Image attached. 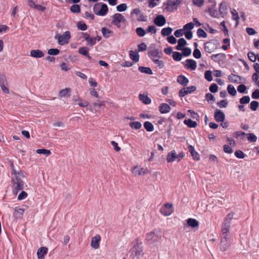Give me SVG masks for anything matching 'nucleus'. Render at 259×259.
<instances>
[{
	"label": "nucleus",
	"mask_w": 259,
	"mask_h": 259,
	"mask_svg": "<svg viewBox=\"0 0 259 259\" xmlns=\"http://www.w3.org/2000/svg\"><path fill=\"white\" fill-rule=\"evenodd\" d=\"M184 35L187 39H191L193 36V33L191 31H184L182 29H179V36Z\"/></svg>",
	"instance_id": "7c9ffc66"
},
{
	"label": "nucleus",
	"mask_w": 259,
	"mask_h": 259,
	"mask_svg": "<svg viewBox=\"0 0 259 259\" xmlns=\"http://www.w3.org/2000/svg\"><path fill=\"white\" fill-rule=\"evenodd\" d=\"M179 51H182L181 53H179V61L182 59V56L188 57L191 54V49L189 48L183 47Z\"/></svg>",
	"instance_id": "a211bd4d"
},
{
	"label": "nucleus",
	"mask_w": 259,
	"mask_h": 259,
	"mask_svg": "<svg viewBox=\"0 0 259 259\" xmlns=\"http://www.w3.org/2000/svg\"><path fill=\"white\" fill-rule=\"evenodd\" d=\"M77 26L78 29L82 31H85L88 28L86 24L81 21H79L77 23Z\"/></svg>",
	"instance_id": "09e8293b"
},
{
	"label": "nucleus",
	"mask_w": 259,
	"mask_h": 259,
	"mask_svg": "<svg viewBox=\"0 0 259 259\" xmlns=\"http://www.w3.org/2000/svg\"><path fill=\"white\" fill-rule=\"evenodd\" d=\"M215 49V45L211 41H208L204 45L205 51L208 53H211L213 52Z\"/></svg>",
	"instance_id": "aec40b11"
},
{
	"label": "nucleus",
	"mask_w": 259,
	"mask_h": 259,
	"mask_svg": "<svg viewBox=\"0 0 259 259\" xmlns=\"http://www.w3.org/2000/svg\"><path fill=\"white\" fill-rule=\"evenodd\" d=\"M218 90V86L215 83H212L209 87V91L213 93H216Z\"/></svg>",
	"instance_id": "69168bd1"
},
{
	"label": "nucleus",
	"mask_w": 259,
	"mask_h": 259,
	"mask_svg": "<svg viewBox=\"0 0 259 259\" xmlns=\"http://www.w3.org/2000/svg\"><path fill=\"white\" fill-rule=\"evenodd\" d=\"M59 53V50L57 49H50L48 51V53L50 55H57Z\"/></svg>",
	"instance_id": "774afa93"
},
{
	"label": "nucleus",
	"mask_w": 259,
	"mask_h": 259,
	"mask_svg": "<svg viewBox=\"0 0 259 259\" xmlns=\"http://www.w3.org/2000/svg\"><path fill=\"white\" fill-rule=\"evenodd\" d=\"M130 56L131 59L135 62H137L139 60V55L138 53L133 51H130Z\"/></svg>",
	"instance_id": "58836bf2"
},
{
	"label": "nucleus",
	"mask_w": 259,
	"mask_h": 259,
	"mask_svg": "<svg viewBox=\"0 0 259 259\" xmlns=\"http://www.w3.org/2000/svg\"><path fill=\"white\" fill-rule=\"evenodd\" d=\"M24 209L16 207L15 209L14 215L17 218H21L24 214Z\"/></svg>",
	"instance_id": "473e14b6"
},
{
	"label": "nucleus",
	"mask_w": 259,
	"mask_h": 259,
	"mask_svg": "<svg viewBox=\"0 0 259 259\" xmlns=\"http://www.w3.org/2000/svg\"><path fill=\"white\" fill-rule=\"evenodd\" d=\"M227 91L228 93L232 96H235L236 95V91L234 86L232 84H229L228 85Z\"/></svg>",
	"instance_id": "79ce46f5"
},
{
	"label": "nucleus",
	"mask_w": 259,
	"mask_h": 259,
	"mask_svg": "<svg viewBox=\"0 0 259 259\" xmlns=\"http://www.w3.org/2000/svg\"><path fill=\"white\" fill-rule=\"evenodd\" d=\"M30 56L35 58H40L44 56V52L40 50H32L30 52Z\"/></svg>",
	"instance_id": "412c9836"
},
{
	"label": "nucleus",
	"mask_w": 259,
	"mask_h": 259,
	"mask_svg": "<svg viewBox=\"0 0 259 259\" xmlns=\"http://www.w3.org/2000/svg\"><path fill=\"white\" fill-rule=\"evenodd\" d=\"M174 210L172 203H166L161 206L159 211L162 215L164 216H169L172 213Z\"/></svg>",
	"instance_id": "6e6552de"
},
{
	"label": "nucleus",
	"mask_w": 259,
	"mask_h": 259,
	"mask_svg": "<svg viewBox=\"0 0 259 259\" xmlns=\"http://www.w3.org/2000/svg\"><path fill=\"white\" fill-rule=\"evenodd\" d=\"M82 38L86 41L87 45L89 46H93L95 45L97 42L100 41L101 37L99 36L91 37L89 34L87 32H81Z\"/></svg>",
	"instance_id": "39448f33"
},
{
	"label": "nucleus",
	"mask_w": 259,
	"mask_h": 259,
	"mask_svg": "<svg viewBox=\"0 0 259 259\" xmlns=\"http://www.w3.org/2000/svg\"><path fill=\"white\" fill-rule=\"evenodd\" d=\"M101 32L104 37L108 38L111 36L113 33V31L106 27H103L101 29Z\"/></svg>",
	"instance_id": "c85d7f7f"
},
{
	"label": "nucleus",
	"mask_w": 259,
	"mask_h": 259,
	"mask_svg": "<svg viewBox=\"0 0 259 259\" xmlns=\"http://www.w3.org/2000/svg\"><path fill=\"white\" fill-rule=\"evenodd\" d=\"M228 79L230 82L234 83H240L244 79L240 76L232 73L228 76Z\"/></svg>",
	"instance_id": "f8f14e48"
},
{
	"label": "nucleus",
	"mask_w": 259,
	"mask_h": 259,
	"mask_svg": "<svg viewBox=\"0 0 259 259\" xmlns=\"http://www.w3.org/2000/svg\"><path fill=\"white\" fill-rule=\"evenodd\" d=\"M214 119L218 122H223L225 118V114L223 112L219 109H217L214 112Z\"/></svg>",
	"instance_id": "f3484780"
},
{
	"label": "nucleus",
	"mask_w": 259,
	"mask_h": 259,
	"mask_svg": "<svg viewBox=\"0 0 259 259\" xmlns=\"http://www.w3.org/2000/svg\"><path fill=\"white\" fill-rule=\"evenodd\" d=\"M101 240V237L97 234L92 238L91 246L94 249H97L99 247V243Z\"/></svg>",
	"instance_id": "dca6fc26"
},
{
	"label": "nucleus",
	"mask_w": 259,
	"mask_h": 259,
	"mask_svg": "<svg viewBox=\"0 0 259 259\" xmlns=\"http://www.w3.org/2000/svg\"><path fill=\"white\" fill-rule=\"evenodd\" d=\"M197 34L199 37L206 38L207 36L205 31L201 28H199L197 30Z\"/></svg>",
	"instance_id": "8fccbe9b"
},
{
	"label": "nucleus",
	"mask_w": 259,
	"mask_h": 259,
	"mask_svg": "<svg viewBox=\"0 0 259 259\" xmlns=\"http://www.w3.org/2000/svg\"><path fill=\"white\" fill-rule=\"evenodd\" d=\"M194 28V24L192 22H190L186 24L183 27V31H191Z\"/></svg>",
	"instance_id": "6e6d98bb"
},
{
	"label": "nucleus",
	"mask_w": 259,
	"mask_h": 259,
	"mask_svg": "<svg viewBox=\"0 0 259 259\" xmlns=\"http://www.w3.org/2000/svg\"><path fill=\"white\" fill-rule=\"evenodd\" d=\"M127 8V5L125 4H121L116 7V9L118 12L125 11Z\"/></svg>",
	"instance_id": "bf43d9fd"
},
{
	"label": "nucleus",
	"mask_w": 259,
	"mask_h": 259,
	"mask_svg": "<svg viewBox=\"0 0 259 259\" xmlns=\"http://www.w3.org/2000/svg\"><path fill=\"white\" fill-rule=\"evenodd\" d=\"M250 97L248 96H245L240 99L239 102L241 104H247L250 101Z\"/></svg>",
	"instance_id": "4d7b16f0"
},
{
	"label": "nucleus",
	"mask_w": 259,
	"mask_h": 259,
	"mask_svg": "<svg viewBox=\"0 0 259 259\" xmlns=\"http://www.w3.org/2000/svg\"><path fill=\"white\" fill-rule=\"evenodd\" d=\"M10 167L12 170V192L15 195L22 190L24 187V182L23 179L25 178L24 171L18 170H17L14 166V163L12 161H10Z\"/></svg>",
	"instance_id": "f257e3e1"
},
{
	"label": "nucleus",
	"mask_w": 259,
	"mask_h": 259,
	"mask_svg": "<svg viewBox=\"0 0 259 259\" xmlns=\"http://www.w3.org/2000/svg\"><path fill=\"white\" fill-rule=\"evenodd\" d=\"M144 126L148 132H152L154 130L153 125L149 121H146L144 123Z\"/></svg>",
	"instance_id": "a18cd8bd"
},
{
	"label": "nucleus",
	"mask_w": 259,
	"mask_h": 259,
	"mask_svg": "<svg viewBox=\"0 0 259 259\" xmlns=\"http://www.w3.org/2000/svg\"><path fill=\"white\" fill-rule=\"evenodd\" d=\"M172 31V29L170 27L164 28L161 30V33L163 36H167L169 35Z\"/></svg>",
	"instance_id": "de8ad7c7"
},
{
	"label": "nucleus",
	"mask_w": 259,
	"mask_h": 259,
	"mask_svg": "<svg viewBox=\"0 0 259 259\" xmlns=\"http://www.w3.org/2000/svg\"><path fill=\"white\" fill-rule=\"evenodd\" d=\"M196 89V87L194 85L183 88L179 91V96L184 97L186 95L194 92Z\"/></svg>",
	"instance_id": "ddd939ff"
},
{
	"label": "nucleus",
	"mask_w": 259,
	"mask_h": 259,
	"mask_svg": "<svg viewBox=\"0 0 259 259\" xmlns=\"http://www.w3.org/2000/svg\"><path fill=\"white\" fill-rule=\"evenodd\" d=\"M7 83L4 77L1 78L0 79V86L3 91L7 94L9 93V90L7 87Z\"/></svg>",
	"instance_id": "cd10ccee"
},
{
	"label": "nucleus",
	"mask_w": 259,
	"mask_h": 259,
	"mask_svg": "<svg viewBox=\"0 0 259 259\" xmlns=\"http://www.w3.org/2000/svg\"><path fill=\"white\" fill-rule=\"evenodd\" d=\"M248 58L249 60L252 62H254L256 60V56L254 55V54L252 52H249L247 54Z\"/></svg>",
	"instance_id": "e2e57ef3"
},
{
	"label": "nucleus",
	"mask_w": 259,
	"mask_h": 259,
	"mask_svg": "<svg viewBox=\"0 0 259 259\" xmlns=\"http://www.w3.org/2000/svg\"><path fill=\"white\" fill-rule=\"evenodd\" d=\"M230 225L225 222L223 223L221 229L222 236H229L228 233L229 232Z\"/></svg>",
	"instance_id": "b1692460"
},
{
	"label": "nucleus",
	"mask_w": 259,
	"mask_h": 259,
	"mask_svg": "<svg viewBox=\"0 0 259 259\" xmlns=\"http://www.w3.org/2000/svg\"><path fill=\"white\" fill-rule=\"evenodd\" d=\"M187 224L192 228H195L199 225V222L194 219L190 218L187 220Z\"/></svg>",
	"instance_id": "c9c22d12"
},
{
	"label": "nucleus",
	"mask_w": 259,
	"mask_h": 259,
	"mask_svg": "<svg viewBox=\"0 0 259 259\" xmlns=\"http://www.w3.org/2000/svg\"><path fill=\"white\" fill-rule=\"evenodd\" d=\"M247 139L250 142H255L257 140V137L253 134L249 133L248 134Z\"/></svg>",
	"instance_id": "680f3d73"
},
{
	"label": "nucleus",
	"mask_w": 259,
	"mask_h": 259,
	"mask_svg": "<svg viewBox=\"0 0 259 259\" xmlns=\"http://www.w3.org/2000/svg\"><path fill=\"white\" fill-rule=\"evenodd\" d=\"M230 238L229 236H222L220 242V249L222 251H226L230 246Z\"/></svg>",
	"instance_id": "9d476101"
},
{
	"label": "nucleus",
	"mask_w": 259,
	"mask_h": 259,
	"mask_svg": "<svg viewBox=\"0 0 259 259\" xmlns=\"http://www.w3.org/2000/svg\"><path fill=\"white\" fill-rule=\"evenodd\" d=\"M234 214L235 213L234 212L229 213L226 217L224 222L231 224V221L234 218Z\"/></svg>",
	"instance_id": "37998d69"
},
{
	"label": "nucleus",
	"mask_w": 259,
	"mask_h": 259,
	"mask_svg": "<svg viewBox=\"0 0 259 259\" xmlns=\"http://www.w3.org/2000/svg\"><path fill=\"white\" fill-rule=\"evenodd\" d=\"M231 14L232 15V18L233 20H234L236 21V25H238L239 24V17L238 16V12L235 10H233L231 12Z\"/></svg>",
	"instance_id": "a19ab883"
},
{
	"label": "nucleus",
	"mask_w": 259,
	"mask_h": 259,
	"mask_svg": "<svg viewBox=\"0 0 259 259\" xmlns=\"http://www.w3.org/2000/svg\"><path fill=\"white\" fill-rule=\"evenodd\" d=\"M74 102L76 104L78 105L80 107H85L89 105V102L87 101L83 100L79 98L74 99Z\"/></svg>",
	"instance_id": "2f4dec72"
},
{
	"label": "nucleus",
	"mask_w": 259,
	"mask_h": 259,
	"mask_svg": "<svg viewBox=\"0 0 259 259\" xmlns=\"http://www.w3.org/2000/svg\"><path fill=\"white\" fill-rule=\"evenodd\" d=\"M189 82L188 79L183 75H179V83L183 86H186Z\"/></svg>",
	"instance_id": "e433bc0d"
},
{
	"label": "nucleus",
	"mask_w": 259,
	"mask_h": 259,
	"mask_svg": "<svg viewBox=\"0 0 259 259\" xmlns=\"http://www.w3.org/2000/svg\"><path fill=\"white\" fill-rule=\"evenodd\" d=\"M36 153L38 154H42L49 156L51 154V152L49 150L45 149H39L36 150Z\"/></svg>",
	"instance_id": "603ef678"
},
{
	"label": "nucleus",
	"mask_w": 259,
	"mask_h": 259,
	"mask_svg": "<svg viewBox=\"0 0 259 259\" xmlns=\"http://www.w3.org/2000/svg\"><path fill=\"white\" fill-rule=\"evenodd\" d=\"M161 232L158 230H154L146 235V241L149 245L155 246L160 242Z\"/></svg>",
	"instance_id": "f03ea898"
},
{
	"label": "nucleus",
	"mask_w": 259,
	"mask_h": 259,
	"mask_svg": "<svg viewBox=\"0 0 259 259\" xmlns=\"http://www.w3.org/2000/svg\"><path fill=\"white\" fill-rule=\"evenodd\" d=\"M48 249L46 247H40L37 251L38 259H44V256L48 253Z\"/></svg>",
	"instance_id": "4be33fe9"
},
{
	"label": "nucleus",
	"mask_w": 259,
	"mask_h": 259,
	"mask_svg": "<svg viewBox=\"0 0 259 259\" xmlns=\"http://www.w3.org/2000/svg\"><path fill=\"white\" fill-rule=\"evenodd\" d=\"M259 107V103L256 101H253L250 103V108L252 111H256Z\"/></svg>",
	"instance_id": "3c124183"
},
{
	"label": "nucleus",
	"mask_w": 259,
	"mask_h": 259,
	"mask_svg": "<svg viewBox=\"0 0 259 259\" xmlns=\"http://www.w3.org/2000/svg\"><path fill=\"white\" fill-rule=\"evenodd\" d=\"M131 254L133 258L135 257L139 259L143 254L142 244L138 240L133 242V246L131 249Z\"/></svg>",
	"instance_id": "20e7f679"
},
{
	"label": "nucleus",
	"mask_w": 259,
	"mask_h": 259,
	"mask_svg": "<svg viewBox=\"0 0 259 259\" xmlns=\"http://www.w3.org/2000/svg\"><path fill=\"white\" fill-rule=\"evenodd\" d=\"M93 11L97 15L104 16L108 12V8L105 4L98 3L94 6Z\"/></svg>",
	"instance_id": "7ed1b4c3"
},
{
	"label": "nucleus",
	"mask_w": 259,
	"mask_h": 259,
	"mask_svg": "<svg viewBox=\"0 0 259 259\" xmlns=\"http://www.w3.org/2000/svg\"><path fill=\"white\" fill-rule=\"evenodd\" d=\"M129 125L131 127L135 130H139L142 127L141 123L139 121L131 122Z\"/></svg>",
	"instance_id": "c03bdc74"
},
{
	"label": "nucleus",
	"mask_w": 259,
	"mask_h": 259,
	"mask_svg": "<svg viewBox=\"0 0 259 259\" xmlns=\"http://www.w3.org/2000/svg\"><path fill=\"white\" fill-rule=\"evenodd\" d=\"M140 100L144 104L148 105L151 103V100L148 97L147 95L145 94H140L139 95Z\"/></svg>",
	"instance_id": "a878e982"
},
{
	"label": "nucleus",
	"mask_w": 259,
	"mask_h": 259,
	"mask_svg": "<svg viewBox=\"0 0 259 259\" xmlns=\"http://www.w3.org/2000/svg\"><path fill=\"white\" fill-rule=\"evenodd\" d=\"M131 15L132 16L136 15L137 17V19L139 21H146V18L145 16L141 13V10L138 8L133 9L131 13Z\"/></svg>",
	"instance_id": "2eb2a0df"
},
{
	"label": "nucleus",
	"mask_w": 259,
	"mask_h": 259,
	"mask_svg": "<svg viewBox=\"0 0 259 259\" xmlns=\"http://www.w3.org/2000/svg\"><path fill=\"white\" fill-rule=\"evenodd\" d=\"M148 171V169L143 167H140L139 166L134 167L132 172L135 176H143Z\"/></svg>",
	"instance_id": "9b49d317"
},
{
	"label": "nucleus",
	"mask_w": 259,
	"mask_h": 259,
	"mask_svg": "<svg viewBox=\"0 0 259 259\" xmlns=\"http://www.w3.org/2000/svg\"><path fill=\"white\" fill-rule=\"evenodd\" d=\"M184 123L190 128L195 127L197 125V122L195 121H193L191 119H185Z\"/></svg>",
	"instance_id": "72a5a7b5"
},
{
	"label": "nucleus",
	"mask_w": 259,
	"mask_h": 259,
	"mask_svg": "<svg viewBox=\"0 0 259 259\" xmlns=\"http://www.w3.org/2000/svg\"><path fill=\"white\" fill-rule=\"evenodd\" d=\"M188 150L194 160H199L200 158L199 154L196 151H195L194 148L192 146H189L188 147Z\"/></svg>",
	"instance_id": "c756f323"
},
{
	"label": "nucleus",
	"mask_w": 259,
	"mask_h": 259,
	"mask_svg": "<svg viewBox=\"0 0 259 259\" xmlns=\"http://www.w3.org/2000/svg\"><path fill=\"white\" fill-rule=\"evenodd\" d=\"M165 22V19L162 15H158L154 19L155 24L158 26H162L164 25Z\"/></svg>",
	"instance_id": "5701e85b"
},
{
	"label": "nucleus",
	"mask_w": 259,
	"mask_h": 259,
	"mask_svg": "<svg viewBox=\"0 0 259 259\" xmlns=\"http://www.w3.org/2000/svg\"><path fill=\"white\" fill-rule=\"evenodd\" d=\"M217 105L220 108H225L227 107L228 105V102L226 100H223L220 101V102H218L217 103Z\"/></svg>",
	"instance_id": "0e129e2a"
},
{
	"label": "nucleus",
	"mask_w": 259,
	"mask_h": 259,
	"mask_svg": "<svg viewBox=\"0 0 259 259\" xmlns=\"http://www.w3.org/2000/svg\"><path fill=\"white\" fill-rule=\"evenodd\" d=\"M70 90L69 89H65L60 92L59 95L61 97H67L70 96Z\"/></svg>",
	"instance_id": "49530a36"
},
{
	"label": "nucleus",
	"mask_w": 259,
	"mask_h": 259,
	"mask_svg": "<svg viewBox=\"0 0 259 259\" xmlns=\"http://www.w3.org/2000/svg\"><path fill=\"white\" fill-rule=\"evenodd\" d=\"M136 32L138 35H139L140 37L144 36L146 34V32L144 30V29L141 27L137 28L136 29Z\"/></svg>",
	"instance_id": "13d9d810"
},
{
	"label": "nucleus",
	"mask_w": 259,
	"mask_h": 259,
	"mask_svg": "<svg viewBox=\"0 0 259 259\" xmlns=\"http://www.w3.org/2000/svg\"><path fill=\"white\" fill-rule=\"evenodd\" d=\"M178 155L176 151L174 150L168 153L166 157V161L168 162H172L174 161L177 158Z\"/></svg>",
	"instance_id": "bb28decb"
},
{
	"label": "nucleus",
	"mask_w": 259,
	"mask_h": 259,
	"mask_svg": "<svg viewBox=\"0 0 259 259\" xmlns=\"http://www.w3.org/2000/svg\"><path fill=\"white\" fill-rule=\"evenodd\" d=\"M212 72L210 70H206L204 73V77L208 81L212 80Z\"/></svg>",
	"instance_id": "5fc2aeb1"
},
{
	"label": "nucleus",
	"mask_w": 259,
	"mask_h": 259,
	"mask_svg": "<svg viewBox=\"0 0 259 259\" xmlns=\"http://www.w3.org/2000/svg\"><path fill=\"white\" fill-rule=\"evenodd\" d=\"M70 11L74 13H79L80 11V8L78 5H73L71 7Z\"/></svg>",
	"instance_id": "864d4df0"
},
{
	"label": "nucleus",
	"mask_w": 259,
	"mask_h": 259,
	"mask_svg": "<svg viewBox=\"0 0 259 259\" xmlns=\"http://www.w3.org/2000/svg\"><path fill=\"white\" fill-rule=\"evenodd\" d=\"M235 155L238 158H244L245 157V154L241 150H238L235 152Z\"/></svg>",
	"instance_id": "052dcab7"
},
{
	"label": "nucleus",
	"mask_w": 259,
	"mask_h": 259,
	"mask_svg": "<svg viewBox=\"0 0 259 259\" xmlns=\"http://www.w3.org/2000/svg\"><path fill=\"white\" fill-rule=\"evenodd\" d=\"M88 50L89 49L87 47H81L79 49L78 53L89 59H91V57L89 55Z\"/></svg>",
	"instance_id": "4c0bfd02"
},
{
	"label": "nucleus",
	"mask_w": 259,
	"mask_h": 259,
	"mask_svg": "<svg viewBox=\"0 0 259 259\" xmlns=\"http://www.w3.org/2000/svg\"><path fill=\"white\" fill-rule=\"evenodd\" d=\"M182 63L184 64L187 69H189L191 70H195L197 67L196 62L193 59H187L185 62H182Z\"/></svg>",
	"instance_id": "4468645a"
},
{
	"label": "nucleus",
	"mask_w": 259,
	"mask_h": 259,
	"mask_svg": "<svg viewBox=\"0 0 259 259\" xmlns=\"http://www.w3.org/2000/svg\"><path fill=\"white\" fill-rule=\"evenodd\" d=\"M193 56L196 59H199L201 57V54L200 50L196 48L193 52Z\"/></svg>",
	"instance_id": "338daca9"
},
{
	"label": "nucleus",
	"mask_w": 259,
	"mask_h": 259,
	"mask_svg": "<svg viewBox=\"0 0 259 259\" xmlns=\"http://www.w3.org/2000/svg\"><path fill=\"white\" fill-rule=\"evenodd\" d=\"M178 6V0H167L163 3L164 10L168 12H172L177 10Z\"/></svg>",
	"instance_id": "1a4fd4ad"
},
{
	"label": "nucleus",
	"mask_w": 259,
	"mask_h": 259,
	"mask_svg": "<svg viewBox=\"0 0 259 259\" xmlns=\"http://www.w3.org/2000/svg\"><path fill=\"white\" fill-rule=\"evenodd\" d=\"M149 56L154 62V60H156L157 59H159V56L158 55V52L156 50H154L151 51L149 53Z\"/></svg>",
	"instance_id": "f704fd0d"
},
{
	"label": "nucleus",
	"mask_w": 259,
	"mask_h": 259,
	"mask_svg": "<svg viewBox=\"0 0 259 259\" xmlns=\"http://www.w3.org/2000/svg\"><path fill=\"white\" fill-rule=\"evenodd\" d=\"M71 37L69 31H65L62 35L57 34L55 38L58 40V43L60 45H64L68 43Z\"/></svg>",
	"instance_id": "0eeeda50"
},
{
	"label": "nucleus",
	"mask_w": 259,
	"mask_h": 259,
	"mask_svg": "<svg viewBox=\"0 0 259 259\" xmlns=\"http://www.w3.org/2000/svg\"><path fill=\"white\" fill-rule=\"evenodd\" d=\"M226 56L223 53H219L217 54H213L211 56V58L214 61L220 63L221 62H223V60L225 59Z\"/></svg>",
	"instance_id": "6ab92c4d"
},
{
	"label": "nucleus",
	"mask_w": 259,
	"mask_h": 259,
	"mask_svg": "<svg viewBox=\"0 0 259 259\" xmlns=\"http://www.w3.org/2000/svg\"><path fill=\"white\" fill-rule=\"evenodd\" d=\"M111 24L116 26L117 28L121 27V24L125 21L124 17L120 13H116L111 16Z\"/></svg>",
	"instance_id": "423d86ee"
},
{
	"label": "nucleus",
	"mask_w": 259,
	"mask_h": 259,
	"mask_svg": "<svg viewBox=\"0 0 259 259\" xmlns=\"http://www.w3.org/2000/svg\"><path fill=\"white\" fill-rule=\"evenodd\" d=\"M159 111L162 114H165L169 112L170 111V106L166 103H162L159 107Z\"/></svg>",
	"instance_id": "393cba45"
},
{
	"label": "nucleus",
	"mask_w": 259,
	"mask_h": 259,
	"mask_svg": "<svg viewBox=\"0 0 259 259\" xmlns=\"http://www.w3.org/2000/svg\"><path fill=\"white\" fill-rule=\"evenodd\" d=\"M139 70L142 73L148 74H152V71L149 67L140 66L139 67Z\"/></svg>",
	"instance_id": "ea45409f"
}]
</instances>
